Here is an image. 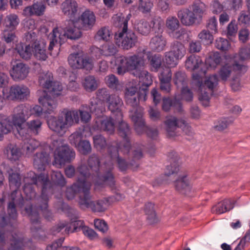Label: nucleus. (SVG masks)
I'll list each match as a JSON object with an SVG mask.
<instances>
[{
  "label": "nucleus",
  "instance_id": "nucleus-33",
  "mask_svg": "<svg viewBox=\"0 0 250 250\" xmlns=\"http://www.w3.org/2000/svg\"><path fill=\"white\" fill-rule=\"evenodd\" d=\"M23 139V144L21 149L26 155L31 154L39 146L41 143L37 140L32 138L21 137Z\"/></svg>",
  "mask_w": 250,
  "mask_h": 250
},
{
  "label": "nucleus",
  "instance_id": "nucleus-59",
  "mask_svg": "<svg viewBox=\"0 0 250 250\" xmlns=\"http://www.w3.org/2000/svg\"><path fill=\"white\" fill-rule=\"evenodd\" d=\"M25 211L28 215L33 224H38L40 223V217L39 213L36 211L35 208H33L32 206L25 208Z\"/></svg>",
  "mask_w": 250,
  "mask_h": 250
},
{
  "label": "nucleus",
  "instance_id": "nucleus-64",
  "mask_svg": "<svg viewBox=\"0 0 250 250\" xmlns=\"http://www.w3.org/2000/svg\"><path fill=\"white\" fill-rule=\"evenodd\" d=\"M51 179L56 185L63 187L66 184V181L63 175L58 171H53L51 175Z\"/></svg>",
  "mask_w": 250,
  "mask_h": 250
},
{
  "label": "nucleus",
  "instance_id": "nucleus-13",
  "mask_svg": "<svg viewBox=\"0 0 250 250\" xmlns=\"http://www.w3.org/2000/svg\"><path fill=\"white\" fill-rule=\"evenodd\" d=\"M22 235L19 232H2L0 231V250H23Z\"/></svg>",
  "mask_w": 250,
  "mask_h": 250
},
{
  "label": "nucleus",
  "instance_id": "nucleus-4",
  "mask_svg": "<svg viewBox=\"0 0 250 250\" xmlns=\"http://www.w3.org/2000/svg\"><path fill=\"white\" fill-rule=\"evenodd\" d=\"M25 185L23 187V192L25 195L26 200H30L35 197L36 192L33 189V185L37 186H42V192L40 197L42 205L40 207V210L42 213L43 216L48 220L52 219V213L48 209V197L46 192L51 187V183L48 179V174L41 173L37 175L33 171L28 173L27 177L24 179Z\"/></svg>",
  "mask_w": 250,
  "mask_h": 250
},
{
  "label": "nucleus",
  "instance_id": "nucleus-53",
  "mask_svg": "<svg viewBox=\"0 0 250 250\" xmlns=\"http://www.w3.org/2000/svg\"><path fill=\"white\" fill-rule=\"evenodd\" d=\"M135 77L139 79V82H142L143 84L148 86L152 82V80L151 75L146 70L142 69L140 71H138L135 73Z\"/></svg>",
  "mask_w": 250,
  "mask_h": 250
},
{
  "label": "nucleus",
  "instance_id": "nucleus-54",
  "mask_svg": "<svg viewBox=\"0 0 250 250\" xmlns=\"http://www.w3.org/2000/svg\"><path fill=\"white\" fill-rule=\"evenodd\" d=\"M135 28L139 33L143 35L146 36L150 32L151 26L148 22L142 20L137 23Z\"/></svg>",
  "mask_w": 250,
  "mask_h": 250
},
{
  "label": "nucleus",
  "instance_id": "nucleus-46",
  "mask_svg": "<svg viewBox=\"0 0 250 250\" xmlns=\"http://www.w3.org/2000/svg\"><path fill=\"white\" fill-rule=\"evenodd\" d=\"M180 20L174 16H168L165 21V25L168 34L179 28Z\"/></svg>",
  "mask_w": 250,
  "mask_h": 250
},
{
  "label": "nucleus",
  "instance_id": "nucleus-22",
  "mask_svg": "<svg viewBox=\"0 0 250 250\" xmlns=\"http://www.w3.org/2000/svg\"><path fill=\"white\" fill-rule=\"evenodd\" d=\"M145 54L146 50L128 57L129 70L132 71V74L135 76V73L140 71L145 65Z\"/></svg>",
  "mask_w": 250,
  "mask_h": 250
},
{
  "label": "nucleus",
  "instance_id": "nucleus-30",
  "mask_svg": "<svg viewBox=\"0 0 250 250\" xmlns=\"http://www.w3.org/2000/svg\"><path fill=\"white\" fill-rule=\"evenodd\" d=\"M16 114V107L14 109L13 114L12 115L11 119L10 117H7L4 116H1L0 119V131L4 134H7L11 132L15 126L17 129V126L15 125L14 122V117Z\"/></svg>",
  "mask_w": 250,
  "mask_h": 250
},
{
  "label": "nucleus",
  "instance_id": "nucleus-51",
  "mask_svg": "<svg viewBox=\"0 0 250 250\" xmlns=\"http://www.w3.org/2000/svg\"><path fill=\"white\" fill-rule=\"evenodd\" d=\"M130 14H128L125 17L122 14H121L120 15H116L113 18L115 24L116 25V26L122 28L121 31H125L127 29H128V22L130 20Z\"/></svg>",
  "mask_w": 250,
  "mask_h": 250
},
{
  "label": "nucleus",
  "instance_id": "nucleus-19",
  "mask_svg": "<svg viewBox=\"0 0 250 250\" xmlns=\"http://www.w3.org/2000/svg\"><path fill=\"white\" fill-rule=\"evenodd\" d=\"M30 93V89L24 84H15L11 86L9 93L7 95H5L4 91H3V96L6 99L20 101L27 100L29 97Z\"/></svg>",
  "mask_w": 250,
  "mask_h": 250
},
{
  "label": "nucleus",
  "instance_id": "nucleus-43",
  "mask_svg": "<svg viewBox=\"0 0 250 250\" xmlns=\"http://www.w3.org/2000/svg\"><path fill=\"white\" fill-rule=\"evenodd\" d=\"M39 83L43 88L49 89L53 83L52 74L49 72L41 73L39 77Z\"/></svg>",
  "mask_w": 250,
  "mask_h": 250
},
{
  "label": "nucleus",
  "instance_id": "nucleus-34",
  "mask_svg": "<svg viewBox=\"0 0 250 250\" xmlns=\"http://www.w3.org/2000/svg\"><path fill=\"white\" fill-rule=\"evenodd\" d=\"M46 43L42 41H39L33 46V54L39 60L45 61L47 58Z\"/></svg>",
  "mask_w": 250,
  "mask_h": 250
},
{
  "label": "nucleus",
  "instance_id": "nucleus-36",
  "mask_svg": "<svg viewBox=\"0 0 250 250\" xmlns=\"http://www.w3.org/2000/svg\"><path fill=\"white\" fill-rule=\"evenodd\" d=\"M149 44L152 49L158 52L161 51L164 49L167 44V40L162 34H158L152 38Z\"/></svg>",
  "mask_w": 250,
  "mask_h": 250
},
{
  "label": "nucleus",
  "instance_id": "nucleus-55",
  "mask_svg": "<svg viewBox=\"0 0 250 250\" xmlns=\"http://www.w3.org/2000/svg\"><path fill=\"white\" fill-rule=\"evenodd\" d=\"M145 210L149 223L150 224H153L156 222L157 219L154 210V204L151 203L146 204L145 205Z\"/></svg>",
  "mask_w": 250,
  "mask_h": 250
},
{
  "label": "nucleus",
  "instance_id": "nucleus-56",
  "mask_svg": "<svg viewBox=\"0 0 250 250\" xmlns=\"http://www.w3.org/2000/svg\"><path fill=\"white\" fill-rule=\"evenodd\" d=\"M111 31L108 27H103L97 32L96 38L99 40L107 42L112 37Z\"/></svg>",
  "mask_w": 250,
  "mask_h": 250
},
{
  "label": "nucleus",
  "instance_id": "nucleus-12",
  "mask_svg": "<svg viewBox=\"0 0 250 250\" xmlns=\"http://www.w3.org/2000/svg\"><path fill=\"white\" fill-rule=\"evenodd\" d=\"M224 57L226 60L225 64L218 71V75L222 81L225 82L227 81L232 71L237 74H240L247 71L246 65L237 62L236 60V54L233 56L226 55Z\"/></svg>",
  "mask_w": 250,
  "mask_h": 250
},
{
  "label": "nucleus",
  "instance_id": "nucleus-58",
  "mask_svg": "<svg viewBox=\"0 0 250 250\" xmlns=\"http://www.w3.org/2000/svg\"><path fill=\"white\" fill-rule=\"evenodd\" d=\"M104 81L107 86L111 89L117 90L120 86L118 79L113 74H110L106 76Z\"/></svg>",
  "mask_w": 250,
  "mask_h": 250
},
{
  "label": "nucleus",
  "instance_id": "nucleus-49",
  "mask_svg": "<svg viewBox=\"0 0 250 250\" xmlns=\"http://www.w3.org/2000/svg\"><path fill=\"white\" fill-rule=\"evenodd\" d=\"M171 106L174 107L178 111H181L182 104L181 102L176 97L173 101L169 98H164L162 105L163 109L165 111H168Z\"/></svg>",
  "mask_w": 250,
  "mask_h": 250
},
{
  "label": "nucleus",
  "instance_id": "nucleus-15",
  "mask_svg": "<svg viewBox=\"0 0 250 250\" xmlns=\"http://www.w3.org/2000/svg\"><path fill=\"white\" fill-rule=\"evenodd\" d=\"M166 130L169 137H174L177 136L176 130L177 128H181L186 135L191 136L193 131L191 127L182 119H178L174 116H170L167 118L165 122Z\"/></svg>",
  "mask_w": 250,
  "mask_h": 250
},
{
  "label": "nucleus",
  "instance_id": "nucleus-21",
  "mask_svg": "<svg viewBox=\"0 0 250 250\" xmlns=\"http://www.w3.org/2000/svg\"><path fill=\"white\" fill-rule=\"evenodd\" d=\"M186 68L189 71L199 70V75H205L207 68L199 56L192 55L189 56L185 62Z\"/></svg>",
  "mask_w": 250,
  "mask_h": 250
},
{
  "label": "nucleus",
  "instance_id": "nucleus-38",
  "mask_svg": "<svg viewBox=\"0 0 250 250\" xmlns=\"http://www.w3.org/2000/svg\"><path fill=\"white\" fill-rule=\"evenodd\" d=\"M5 153L11 161L19 160L22 154L21 149L16 145L12 144L6 146Z\"/></svg>",
  "mask_w": 250,
  "mask_h": 250
},
{
  "label": "nucleus",
  "instance_id": "nucleus-6",
  "mask_svg": "<svg viewBox=\"0 0 250 250\" xmlns=\"http://www.w3.org/2000/svg\"><path fill=\"white\" fill-rule=\"evenodd\" d=\"M118 123V132L119 135L122 137L123 141L125 142L124 146V149L128 151L130 146V135L131 134L128 125L125 122L122 120L120 123L117 119V116L110 117L98 118L96 121L97 128L106 131L107 133L111 134L115 131V123Z\"/></svg>",
  "mask_w": 250,
  "mask_h": 250
},
{
  "label": "nucleus",
  "instance_id": "nucleus-47",
  "mask_svg": "<svg viewBox=\"0 0 250 250\" xmlns=\"http://www.w3.org/2000/svg\"><path fill=\"white\" fill-rule=\"evenodd\" d=\"M180 59L177 58L176 56L173 55L172 53L169 51H167L165 53L164 58V64L166 68L171 69L176 67Z\"/></svg>",
  "mask_w": 250,
  "mask_h": 250
},
{
  "label": "nucleus",
  "instance_id": "nucleus-1",
  "mask_svg": "<svg viewBox=\"0 0 250 250\" xmlns=\"http://www.w3.org/2000/svg\"><path fill=\"white\" fill-rule=\"evenodd\" d=\"M125 142L118 144L113 142L107 147L108 155L103 164L100 165V161L95 155L90 156L88 160V165L91 171L94 172L98 180L95 182L96 188L99 186L103 187L108 185L112 189H115V181L112 170L113 163L117 161L121 171H125L130 167L135 170L139 166V160L143 157L142 150L144 146L139 144L131 146L128 150L124 149Z\"/></svg>",
  "mask_w": 250,
  "mask_h": 250
},
{
  "label": "nucleus",
  "instance_id": "nucleus-25",
  "mask_svg": "<svg viewBox=\"0 0 250 250\" xmlns=\"http://www.w3.org/2000/svg\"><path fill=\"white\" fill-rule=\"evenodd\" d=\"M45 9L44 2L42 0H37L34 1L31 6L26 7L23 9V15L24 16H42L44 14Z\"/></svg>",
  "mask_w": 250,
  "mask_h": 250
},
{
  "label": "nucleus",
  "instance_id": "nucleus-24",
  "mask_svg": "<svg viewBox=\"0 0 250 250\" xmlns=\"http://www.w3.org/2000/svg\"><path fill=\"white\" fill-rule=\"evenodd\" d=\"M38 94L39 95H41L39 99V102L42 105L45 112L48 114L53 112L57 107L56 100L49 96L45 90L43 91L38 90Z\"/></svg>",
  "mask_w": 250,
  "mask_h": 250
},
{
  "label": "nucleus",
  "instance_id": "nucleus-3",
  "mask_svg": "<svg viewBox=\"0 0 250 250\" xmlns=\"http://www.w3.org/2000/svg\"><path fill=\"white\" fill-rule=\"evenodd\" d=\"M79 173L76 183L68 187L66 191V197L68 200L74 198L76 194H79V204L82 207L83 206L88 205L89 192L90 190L92 182L95 186V182L98 180L94 172L88 168L85 165H82L77 168ZM102 186L95 189H99Z\"/></svg>",
  "mask_w": 250,
  "mask_h": 250
},
{
  "label": "nucleus",
  "instance_id": "nucleus-17",
  "mask_svg": "<svg viewBox=\"0 0 250 250\" xmlns=\"http://www.w3.org/2000/svg\"><path fill=\"white\" fill-rule=\"evenodd\" d=\"M9 174L8 180L10 186L14 187L15 189L11 194L12 201L10 202L8 206L7 211L10 218L15 219L17 216V213L15 207V199L13 196L17 192L18 189L21 185V177L20 174L17 171L13 172L12 168H10L7 170Z\"/></svg>",
  "mask_w": 250,
  "mask_h": 250
},
{
  "label": "nucleus",
  "instance_id": "nucleus-11",
  "mask_svg": "<svg viewBox=\"0 0 250 250\" xmlns=\"http://www.w3.org/2000/svg\"><path fill=\"white\" fill-rule=\"evenodd\" d=\"M55 149L54 154V161L53 165L56 167H61L66 162H70L75 158V152L62 139L54 140L52 143Z\"/></svg>",
  "mask_w": 250,
  "mask_h": 250
},
{
  "label": "nucleus",
  "instance_id": "nucleus-16",
  "mask_svg": "<svg viewBox=\"0 0 250 250\" xmlns=\"http://www.w3.org/2000/svg\"><path fill=\"white\" fill-rule=\"evenodd\" d=\"M68 62L73 69H84L89 71L94 66L92 59L83 52L70 54L68 57Z\"/></svg>",
  "mask_w": 250,
  "mask_h": 250
},
{
  "label": "nucleus",
  "instance_id": "nucleus-2",
  "mask_svg": "<svg viewBox=\"0 0 250 250\" xmlns=\"http://www.w3.org/2000/svg\"><path fill=\"white\" fill-rule=\"evenodd\" d=\"M139 88L136 83L129 82L125 88V99L126 104L132 107L129 115L134 122L135 131L140 134L146 130V126L143 118V108L139 106V103L140 101H146L147 89L143 88L138 93Z\"/></svg>",
  "mask_w": 250,
  "mask_h": 250
},
{
  "label": "nucleus",
  "instance_id": "nucleus-62",
  "mask_svg": "<svg viewBox=\"0 0 250 250\" xmlns=\"http://www.w3.org/2000/svg\"><path fill=\"white\" fill-rule=\"evenodd\" d=\"M79 151L83 154L86 155L91 151V146L89 141L83 140L80 141L76 146Z\"/></svg>",
  "mask_w": 250,
  "mask_h": 250
},
{
  "label": "nucleus",
  "instance_id": "nucleus-60",
  "mask_svg": "<svg viewBox=\"0 0 250 250\" xmlns=\"http://www.w3.org/2000/svg\"><path fill=\"white\" fill-rule=\"evenodd\" d=\"M175 84L178 87L183 88L187 84L186 74L184 72L178 71L175 73L173 78Z\"/></svg>",
  "mask_w": 250,
  "mask_h": 250
},
{
  "label": "nucleus",
  "instance_id": "nucleus-40",
  "mask_svg": "<svg viewBox=\"0 0 250 250\" xmlns=\"http://www.w3.org/2000/svg\"><path fill=\"white\" fill-rule=\"evenodd\" d=\"M222 58L219 53L216 52L210 54L208 57L206 59L205 66L207 65L208 68L215 69L220 64Z\"/></svg>",
  "mask_w": 250,
  "mask_h": 250
},
{
  "label": "nucleus",
  "instance_id": "nucleus-26",
  "mask_svg": "<svg viewBox=\"0 0 250 250\" xmlns=\"http://www.w3.org/2000/svg\"><path fill=\"white\" fill-rule=\"evenodd\" d=\"M50 161V158L48 152L42 151L37 152L34 156L33 164L35 168L39 171L45 170V167Z\"/></svg>",
  "mask_w": 250,
  "mask_h": 250
},
{
  "label": "nucleus",
  "instance_id": "nucleus-23",
  "mask_svg": "<svg viewBox=\"0 0 250 250\" xmlns=\"http://www.w3.org/2000/svg\"><path fill=\"white\" fill-rule=\"evenodd\" d=\"M84 226V222L83 220L72 221L69 223L66 221H62L53 228V232L54 233H58L65 228V233L69 234L74 231H77L80 229L82 230V228Z\"/></svg>",
  "mask_w": 250,
  "mask_h": 250
},
{
  "label": "nucleus",
  "instance_id": "nucleus-44",
  "mask_svg": "<svg viewBox=\"0 0 250 250\" xmlns=\"http://www.w3.org/2000/svg\"><path fill=\"white\" fill-rule=\"evenodd\" d=\"M89 107L90 111L98 116H100V114L105 110L104 103L97 98L90 100Z\"/></svg>",
  "mask_w": 250,
  "mask_h": 250
},
{
  "label": "nucleus",
  "instance_id": "nucleus-31",
  "mask_svg": "<svg viewBox=\"0 0 250 250\" xmlns=\"http://www.w3.org/2000/svg\"><path fill=\"white\" fill-rule=\"evenodd\" d=\"M79 21L81 23V27L85 30L91 29L96 22V17L94 13L86 10L81 15Z\"/></svg>",
  "mask_w": 250,
  "mask_h": 250
},
{
  "label": "nucleus",
  "instance_id": "nucleus-37",
  "mask_svg": "<svg viewBox=\"0 0 250 250\" xmlns=\"http://www.w3.org/2000/svg\"><path fill=\"white\" fill-rule=\"evenodd\" d=\"M115 63L117 67V73L119 75H124L129 71L128 57L124 56H117L115 57Z\"/></svg>",
  "mask_w": 250,
  "mask_h": 250
},
{
  "label": "nucleus",
  "instance_id": "nucleus-48",
  "mask_svg": "<svg viewBox=\"0 0 250 250\" xmlns=\"http://www.w3.org/2000/svg\"><path fill=\"white\" fill-rule=\"evenodd\" d=\"M147 58L149 62L151 70L154 71H157L162 64V57L159 54L151 55L150 52L146 53Z\"/></svg>",
  "mask_w": 250,
  "mask_h": 250
},
{
  "label": "nucleus",
  "instance_id": "nucleus-57",
  "mask_svg": "<svg viewBox=\"0 0 250 250\" xmlns=\"http://www.w3.org/2000/svg\"><path fill=\"white\" fill-rule=\"evenodd\" d=\"M151 26L152 29L155 32L162 34L164 25V21L159 16H155L151 21Z\"/></svg>",
  "mask_w": 250,
  "mask_h": 250
},
{
  "label": "nucleus",
  "instance_id": "nucleus-50",
  "mask_svg": "<svg viewBox=\"0 0 250 250\" xmlns=\"http://www.w3.org/2000/svg\"><path fill=\"white\" fill-rule=\"evenodd\" d=\"M82 85L84 89L88 92H92L95 90L98 87V83L95 78L93 76L85 77L82 82Z\"/></svg>",
  "mask_w": 250,
  "mask_h": 250
},
{
  "label": "nucleus",
  "instance_id": "nucleus-39",
  "mask_svg": "<svg viewBox=\"0 0 250 250\" xmlns=\"http://www.w3.org/2000/svg\"><path fill=\"white\" fill-rule=\"evenodd\" d=\"M169 51L180 60L185 56L186 53L184 45L178 41H174L171 43L170 50Z\"/></svg>",
  "mask_w": 250,
  "mask_h": 250
},
{
  "label": "nucleus",
  "instance_id": "nucleus-9",
  "mask_svg": "<svg viewBox=\"0 0 250 250\" xmlns=\"http://www.w3.org/2000/svg\"><path fill=\"white\" fill-rule=\"evenodd\" d=\"M206 11L205 4L200 0H197L188 8L178 11L177 15L183 25L190 26L200 23Z\"/></svg>",
  "mask_w": 250,
  "mask_h": 250
},
{
  "label": "nucleus",
  "instance_id": "nucleus-8",
  "mask_svg": "<svg viewBox=\"0 0 250 250\" xmlns=\"http://www.w3.org/2000/svg\"><path fill=\"white\" fill-rule=\"evenodd\" d=\"M78 23V21L70 20L67 21L65 27L60 26L54 28L50 34L51 41L48 50L51 51L55 43L58 42L62 44L68 39H79L82 36V32L80 27L77 26Z\"/></svg>",
  "mask_w": 250,
  "mask_h": 250
},
{
  "label": "nucleus",
  "instance_id": "nucleus-35",
  "mask_svg": "<svg viewBox=\"0 0 250 250\" xmlns=\"http://www.w3.org/2000/svg\"><path fill=\"white\" fill-rule=\"evenodd\" d=\"M233 207V200L225 199L213 206L212 208V212L217 214H222L231 210Z\"/></svg>",
  "mask_w": 250,
  "mask_h": 250
},
{
  "label": "nucleus",
  "instance_id": "nucleus-63",
  "mask_svg": "<svg viewBox=\"0 0 250 250\" xmlns=\"http://www.w3.org/2000/svg\"><path fill=\"white\" fill-rule=\"evenodd\" d=\"M238 56L241 61L250 59V44H247L241 46L238 52Z\"/></svg>",
  "mask_w": 250,
  "mask_h": 250
},
{
  "label": "nucleus",
  "instance_id": "nucleus-61",
  "mask_svg": "<svg viewBox=\"0 0 250 250\" xmlns=\"http://www.w3.org/2000/svg\"><path fill=\"white\" fill-rule=\"evenodd\" d=\"M198 38L200 40V42H202L206 44L212 43L213 41V37L211 33L208 30H203L198 35Z\"/></svg>",
  "mask_w": 250,
  "mask_h": 250
},
{
  "label": "nucleus",
  "instance_id": "nucleus-7",
  "mask_svg": "<svg viewBox=\"0 0 250 250\" xmlns=\"http://www.w3.org/2000/svg\"><path fill=\"white\" fill-rule=\"evenodd\" d=\"M78 115L76 111H70V109L63 108L58 116H50L47 123L49 128L60 136L65 134L69 127L78 122Z\"/></svg>",
  "mask_w": 250,
  "mask_h": 250
},
{
  "label": "nucleus",
  "instance_id": "nucleus-45",
  "mask_svg": "<svg viewBox=\"0 0 250 250\" xmlns=\"http://www.w3.org/2000/svg\"><path fill=\"white\" fill-rule=\"evenodd\" d=\"M179 158L176 156L170 159V165L167 166L165 175L170 176L171 175L176 174L179 170Z\"/></svg>",
  "mask_w": 250,
  "mask_h": 250
},
{
  "label": "nucleus",
  "instance_id": "nucleus-28",
  "mask_svg": "<svg viewBox=\"0 0 250 250\" xmlns=\"http://www.w3.org/2000/svg\"><path fill=\"white\" fill-rule=\"evenodd\" d=\"M90 192H89L88 205L83 206L82 208H90L94 212H102L105 211L110 206L109 201L106 198L98 200L95 202L91 200Z\"/></svg>",
  "mask_w": 250,
  "mask_h": 250
},
{
  "label": "nucleus",
  "instance_id": "nucleus-10",
  "mask_svg": "<svg viewBox=\"0 0 250 250\" xmlns=\"http://www.w3.org/2000/svg\"><path fill=\"white\" fill-rule=\"evenodd\" d=\"M204 75L198 74L192 75L193 83L199 87V100L205 106L209 105L210 96L213 94L215 88L218 84V76L216 74L207 77L202 83Z\"/></svg>",
  "mask_w": 250,
  "mask_h": 250
},
{
  "label": "nucleus",
  "instance_id": "nucleus-27",
  "mask_svg": "<svg viewBox=\"0 0 250 250\" xmlns=\"http://www.w3.org/2000/svg\"><path fill=\"white\" fill-rule=\"evenodd\" d=\"M174 186L177 190L182 194H187L191 190V186L186 173L180 174L174 182Z\"/></svg>",
  "mask_w": 250,
  "mask_h": 250
},
{
  "label": "nucleus",
  "instance_id": "nucleus-5",
  "mask_svg": "<svg viewBox=\"0 0 250 250\" xmlns=\"http://www.w3.org/2000/svg\"><path fill=\"white\" fill-rule=\"evenodd\" d=\"M29 110V107L24 104L16 107L14 122L17 132L21 137H26L30 133L37 135L42 129V122L39 119L26 122L30 116Z\"/></svg>",
  "mask_w": 250,
  "mask_h": 250
},
{
  "label": "nucleus",
  "instance_id": "nucleus-42",
  "mask_svg": "<svg viewBox=\"0 0 250 250\" xmlns=\"http://www.w3.org/2000/svg\"><path fill=\"white\" fill-rule=\"evenodd\" d=\"M20 19L16 14L7 15L4 21V25L6 28L11 30H15L20 23Z\"/></svg>",
  "mask_w": 250,
  "mask_h": 250
},
{
  "label": "nucleus",
  "instance_id": "nucleus-29",
  "mask_svg": "<svg viewBox=\"0 0 250 250\" xmlns=\"http://www.w3.org/2000/svg\"><path fill=\"white\" fill-rule=\"evenodd\" d=\"M172 72L169 68L164 69L159 76L160 88L165 93H168L171 90Z\"/></svg>",
  "mask_w": 250,
  "mask_h": 250
},
{
  "label": "nucleus",
  "instance_id": "nucleus-41",
  "mask_svg": "<svg viewBox=\"0 0 250 250\" xmlns=\"http://www.w3.org/2000/svg\"><path fill=\"white\" fill-rule=\"evenodd\" d=\"M16 50L20 56L25 60L29 59L33 54V46L24 45L22 43L17 44Z\"/></svg>",
  "mask_w": 250,
  "mask_h": 250
},
{
  "label": "nucleus",
  "instance_id": "nucleus-18",
  "mask_svg": "<svg viewBox=\"0 0 250 250\" xmlns=\"http://www.w3.org/2000/svg\"><path fill=\"white\" fill-rule=\"evenodd\" d=\"M116 44L128 50L134 46L138 42V38L134 32L127 29L125 31H118L115 35Z\"/></svg>",
  "mask_w": 250,
  "mask_h": 250
},
{
  "label": "nucleus",
  "instance_id": "nucleus-52",
  "mask_svg": "<svg viewBox=\"0 0 250 250\" xmlns=\"http://www.w3.org/2000/svg\"><path fill=\"white\" fill-rule=\"evenodd\" d=\"M98 50L101 55L106 57L113 56L118 51L117 47L112 43H105Z\"/></svg>",
  "mask_w": 250,
  "mask_h": 250
},
{
  "label": "nucleus",
  "instance_id": "nucleus-14",
  "mask_svg": "<svg viewBox=\"0 0 250 250\" xmlns=\"http://www.w3.org/2000/svg\"><path fill=\"white\" fill-rule=\"evenodd\" d=\"M97 96L106 99L108 108L111 111L112 116H117V120L120 122L123 118L121 107L123 104L122 99L116 94L109 95L106 88L98 90Z\"/></svg>",
  "mask_w": 250,
  "mask_h": 250
},
{
  "label": "nucleus",
  "instance_id": "nucleus-20",
  "mask_svg": "<svg viewBox=\"0 0 250 250\" xmlns=\"http://www.w3.org/2000/svg\"><path fill=\"white\" fill-rule=\"evenodd\" d=\"M29 70L30 68L27 64L18 62L12 65L10 70V75L14 81L20 82L28 76Z\"/></svg>",
  "mask_w": 250,
  "mask_h": 250
},
{
  "label": "nucleus",
  "instance_id": "nucleus-32",
  "mask_svg": "<svg viewBox=\"0 0 250 250\" xmlns=\"http://www.w3.org/2000/svg\"><path fill=\"white\" fill-rule=\"evenodd\" d=\"M61 8L63 14L71 19L77 14L78 5L75 0H65L62 3Z\"/></svg>",
  "mask_w": 250,
  "mask_h": 250
}]
</instances>
